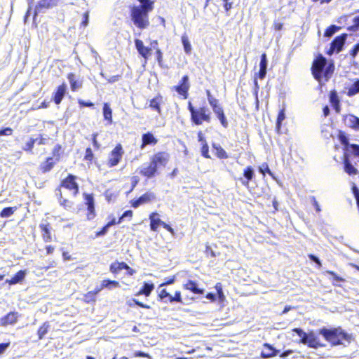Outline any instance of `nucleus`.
<instances>
[{
    "mask_svg": "<svg viewBox=\"0 0 359 359\" xmlns=\"http://www.w3.org/2000/svg\"><path fill=\"white\" fill-rule=\"evenodd\" d=\"M346 37V34H342L339 36H336L330 43V48L327 50L326 53L328 55H332L334 53V52H336L337 53L341 52L343 49V46L345 43Z\"/></svg>",
    "mask_w": 359,
    "mask_h": 359,
    "instance_id": "f8f14e48",
    "label": "nucleus"
},
{
    "mask_svg": "<svg viewBox=\"0 0 359 359\" xmlns=\"http://www.w3.org/2000/svg\"><path fill=\"white\" fill-rule=\"evenodd\" d=\"M128 267V264L124 262H112L109 266L110 272L114 274H118L121 270L126 269Z\"/></svg>",
    "mask_w": 359,
    "mask_h": 359,
    "instance_id": "2f4dec72",
    "label": "nucleus"
},
{
    "mask_svg": "<svg viewBox=\"0 0 359 359\" xmlns=\"http://www.w3.org/2000/svg\"><path fill=\"white\" fill-rule=\"evenodd\" d=\"M190 88L189 78L188 75H184L182 77L178 84L173 86L172 89L175 90L178 95L182 96L183 99H187L189 96V90Z\"/></svg>",
    "mask_w": 359,
    "mask_h": 359,
    "instance_id": "9b49d317",
    "label": "nucleus"
},
{
    "mask_svg": "<svg viewBox=\"0 0 359 359\" xmlns=\"http://www.w3.org/2000/svg\"><path fill=\"white\" fill-rule=\"evenodd\" d=\"M215 288L217 290L219 299L223 300L224 299V294L222 290V284L220 283H217L215 285Z\"/></svg>",
    "mask_w": 359,
    "mask_h": 359,
    "instance_id": "e2e57ef3",
    "label": "nucleus"
},
{
    "mask_svg": "<svg viewBox=\"0 0 359 359\" xmlns=\"http://www.w3.org/2000/svg\"><path fill=\"white\" fill-rule=\"evenodd\" d=\"M149 11H146L139 7L133 6L130 9V18L134 25L140 29H144L149 26Z\"/></svg>",
    "mask_w": 359,
    "mask_h": 359,
    "instance_id": "20e7f679",
    "label": "nucleus"
},
{
    "mask_svg": "<svg viewBox=\"0 0 359 359\" xmlns=\"http://www.w3.org/2000/svg\"><path fill=\"white\" fill-rule=\"evenodd\" d=\"M259 171L263 175H265L266 173L269 174L270 176L273 177V172L271 171L268 164L266 163H262V166L259 168Z\"/></svg>",
    "mask_w": 359,
    "mask_h": 359,
    "instance_id": "4d7b16f0",
    "label": "nucleus"
},
{
    "mask_svg": "<svg viewBox=\"0 0 359 359\" xmlns=\"http://www.w3.org/2000/svg\"><path fill=\"white\" fill-rule=\"evenodd\" d=\"M94 158V154L93 150L90 147H87L85 151V155L83 157V160L88 162L92 163Z\"/></svg>",
    "mask_w": 359,
    "mask_h": 359,
    "instance_id": "5fc2aeb1",
    "label": "nucleus"
},
{
    "mask_svg": "<svg viewBox=\"0 0 359 359\" xmlns=\"http://www.w3.org/2000/svg\"><path fill=\"white\" fill-rule=\"evenodd\" d=\"M182 43L183 44V47L184 51L187 54H190L191 52V46L189 40V37L187 34H183L181 38Z\"/></svg>",
    "mask_w": 359,
    "mask_h": 359,
    "instance_id": "49530a36",
    "label": "nucleus"
},
{
    "mask_svg": "<svg viewBox=\"0 0 359 359\" xmlns=\"http://www.w3.org/2000/svg\"><path fill=\"white\" fill-rule=\"evenodd\" d=\"M57 163V162L53 158L48 156L40 163L39 170L42 174L49 172L53 169Z\"/></svg>",
    "mask_w": 359,
    "mask_h": 359,
    "instance_id": "5701e85b",
    "label": "nucleus"
},
{
    "mask_svg": "<svg viewBox=\"0 0 359 359\" xmlns=\"http://www.w3.org/2000/svg\"><path fill=\"white\" fill-rule=\"evenodd\" d=\"M318 333L321 334L332 346L341 345L344 342L349 344L353 339V335L345 332L341 327L331 328L323 327L318 330Z\"/></svg>",
    "mask_w": 359,
    "mask_h": 359,
    "instance_id": "f03ea898",
    "label": "nucleus"
},
{
    "mask_svg": "<svg viewBox=\"0 0 359 359\" xmlns=\"http://www.w3.org/2000/svg\"><path fill=\"white\" fill-rule=\"evenodd\" d=\"M354 156L359 157V144H351L348 150Z\"/></svg>",
    "mask_w": 359,
    "mask_h": 359,
    "instance_id": "bf43d9fd",
    "label": "nucleus"
},
{
    "mask_svg": "<svg viewBox=\"0 0 359 359\" xmlns=\"http://www.w3.org/2000/svg\"><path fill=\"white\" fill-rule=\"evenodd\" d=\"M264 348L261 352V356L263 358H269L277 355L279 351L273 348L271 344L265 343Z\"/></svg>",
    "mask_w": 359,
    "mask_h": 359,
    "instance_id": "bb28decb",
    "label": "nucleus"
},
{
    "mask_svg": "<svg viewBox=\"0 0 359 359\" xmlns=\"http://www.w3.org/2000/svg\"><path fill=\"white\" fill-rule=\"evenodd\" d=\"M155 198V195L151 192H146L138 198L133 199L130 201L131 206L134 208H137L142 204H145L151 202Z\"/></svg>",
    "mask_w": 359,
    "mask_h": 359,
    "instance_id": "a211bd4d",
    "label": "nucleus"
},
{
    "mask_svg": "<svg viewBox=\"0 0 359 359\" xmlns=\"http://www.w3.org/2000/svg\"><path fill=\"white\" fill-rule=\"evenodd\" d=\"M187 109L190 113V121L194 126H201L204 123H210L212 121V113L207 106L196 107L191 101L187 103Z\"/></svg>",
    "mask_w": 359,
    "mask_h": 359,
    "instance_id": "7ed1b4c3",
    "label": "nucleus"
},
{
    "mask_svg": "<svg viewBox=\"0 0 359 359\" xmlns=\"http://www.w3.org/2000/svg\"><path fill=\"white\" fill-rule=\"evenodd\" d=\"M39 229L41 230V237L44 243H50L53 241H55V236L52 235V226L49 222L41 223L39 224Z\"/></svg>",
    "mask_w": 359,
    "mask_h": 359,
    "instance_id": "ddd939ff",
    "label": "nucleus"
},
{
    "mask_svg": "<svg viewBox=\"0 0 359 359\" xmlns=\"http://www.w3.org/2000/svg\"><path fill=\"white\" fill-rule=\"evenodd\" d=\"M344 165L345 172L349 175H355L358 173L357 169L351 164L347 156H344Z\"/></svg>",
    "mask_w": 359,
    "mask_h": 359,
    "instance_id": "e433bc0d",
    "label": "nucleus"
},
{
    "mask_svg": "<svg viewBox=\"0 0 359 359\" xmlns=\"http://www.w3.org/2000/svg\"><path fill=\"white\" fill-rule=\"evenodd\" d=\"M349 121L350 128L354 130H357V126L359 123V118L355 116L351 115L349 118Z\"/></svg>",
    "mask_w": 359,
    "mask_h": 359,
    "instance_id": "680f3d73",
    "label": "nucleus"
},
{
    "mask_svg": "<svg viewBox=\"0 0 359 359\" xmlns=\"http://www.w3.org/2000/svg\"><path fill=\"white\" fill-rule=\"evenodd\" d=\"M124 151L120 143L116 144L115 147L109 154L107 165L109 168L117 165L122 160Z\"/></svg>",
    "mask_w": 359,
    "mask_h": 359,
    "instance_id": "6e6552de",
    "label": "nucleus"
},
{
    "mask_svg": "<svg viewBox=\"0 0 359 359\" xmlns=\"http://www.w3.org/2000/svg\"><path fill=\"white\" fill-rule=\"evenodd\" d=\"M67 92V85L62 83L59 85L53 93V100L55 104H60Z\"/></svg>",
    "mask_w": 359,
    "mask_h": 359,
    "instance_id": "412c9836",
    "label": "nucleus"
},
{
    "mask_svg": "<svg viewBox=\"0 0 359 359\" xmlns=\"http://www.w3.org/2000/svg\"><path fill=\"white\" fill-rule=\"evenodd\" d=\"M140 174L146 179H151L158 175V170L149 161L147 166L140 170Z\"/></svg>",
    "mask_w": 359,
    "mask_h": 359,
    "instance_id": "aec40b11",
    "label": "nucleus"
},
{
    "mask_svg": "<svg viewBox=\"0 0 359 359\" xmlns=\"http://www.w3.org/2000/svg\"><path fill=\"white\" fill-rule=\"evenodd\" d=\"M337 138L340 143L344 146V148L346 150H348V147L350 146L351 144H349L348 142V139L346 133L344 131L339 130L337 135Z\"/></svg>",
    "mask_w": 359,
    "mask_h": 359,
    "instance_id": "c03bdc74",
    "label": "nucleus"
},
{
    "mask_svg": "<svg viewBox=\"0 0 359 359\" xmlns=\"http://www.w3.org/2000/svg\"><path fill=\"white\" fill-rule=\"evenodd\" d=\"M76 180V176L73 174H68L67 177L62 180L59 187H63L67 189L74 196H76L79 193V186Z\"/></svg>",
    "mask_w": 359,
    "mask_h": 359,
    "instance_id": "0eeeda50",
    "label": "nucleus"
},
{
    "mask_svg": "<svg viewBox=\"0 0 359 359\" xmlns=\"http://www.w3.org/2000/svg\"><path fill=\"white\" fill-rule=\"evenodd\" d=\"M99 292V289L97 287L93 290L83 294V302L86 304L95 303L96 296Z\"/></svg>",
    "mask_w": 359,
    "mask_h": 359,
    "instance_id": "f704fd0d",
    "label": "nucleus"
},
{
    "mask_svg": "<svg viewBox=\"0 0 359 359\" xmlns=\"http://www.w3.org/2000/svg\"><path fill=\"white\" fill-rule=\"evenodd\" d=\"M353 24L348 28L349 31H357L359 28V15L355 16L353 20Z\"/></svg>",
    "mask_w": 359,
    "mask_h": 359,
    "instance_id": "0e129e2a",
    "label": "nucleus"
},
{
    "mask_svg": "<svg viewBox=\"0 0 359 359\" xmlns=\"http://www.w3.org/2000/svg\"><path fill=\"white\" fill-rule=\"evenodd\" d=\"M163 103V97L158 93L149 101V107L156 111L158 114H161V104Z\"/></svg>",
    "mask_w": 359,
    "mask_h": 359,
    "instance_id": "cd10ccee",
    "label": "nucleus"
},
{
    "mask_svg": "<svg viewBox=\"0 0 359 359\" xmlns=\"http://www.w3.org/2000/svg\"><path fill=\"white\" fill-rule=\"evenodd\" d=\"M292 331L295 332L300 337L299 343L304 344V342L306 341L308 333H306L302 328L295 327L293 328Z\"/></svg>",
    "mask_w": 359,
    "mask_h": 359,
    "instance_id": "8fccbe9b",
    "label": "nucleus"
},
{
    "mask_svg": "<svg viewBox=\"0 0 359 359\" xmlns=\"http://www.w3.org/2000/svg\"><path fill=\"white\" fill-rule=\"evenodd\" d=\"M259 68L265 69L267 68V57L266 53H263L261 55Z\"/></svg>",
    "mask_w": 359,
    "mask_h": 359,
    "instance_id": "69168bd1",
    "label": "nucleus"
},
{
    "mask_svg": "<svg viewBox=\"0 0 359 359\" xmlns=\"http://www.w3.org/2000/svg\"><path fill=\"white\" fill-rule=\"evenodd\" d=\"M303 344L306 345L309 348L316 349L325 346V344L320 341L319 337L313 330L308 332L306 341L304 342Z\"/></svg>",
    "mask_w": 359,
    "mask_h": 359,
    "instance_id": "4468645a",
    "label": "nucleus"
},
{
    "mask_svg": "<svg viewBox=\"0 0 359 359\" xmlns=\"http://www.w3.org/2000/svg\"><path fill=\"white\" fill-rule=\"evenodd\" d=\"M359 93V79H356L352 86L348 89L347 95L353 96Z\"/></svg>",
    "mask_w": 359,
    "mask_h": 359,
    "instance_id": "de8ad7c7",
    "label": "nucleus"
},
{
    "mask_svg": "<svg viewBox=\"0 0 359 359\" xmlns=\"http://www.w3.org/2000/svg\"><path fill=\"white\" fill-rule=\"evenodd\" d=\"M180 303L182 304L183 300L181 294V292L180 290H177L175 292L174 295L170 297V299L169 300V303Z\"/></svg>",
    "mask_w": 359,
    "mask_h": 359,
    "instance_id": "864d4df0",
    "label": "nucleus"
},
{
    "mask_svg": "<svg viewBox=\"0 0 359 359\" xmlns=\"http://www.w3.org/2000/svg\"><path fill=\"white\" fill-rule=\"evenodd\" d=\"M59 203L60 206L66 210L72 211L75 209L74 201L64 198L61 194L59 198Z\"/></svg>",
    "mask_w": 359,
    "mask_h": 359,
    "instance_id": "c9c22d12",
    "label": "nucleus"
},
{
    "mask_svg": "<svg viewBox=\"0 0 359 359\" xmlns=\"http://www.w3.org/2000/svg\"><path fill=\"white\" fill-rule=\"evenodd\" d=\"M208 102L213 110L217 118L219 119L221 125L226 128L229 126L227 118L226 117L224 109L219 104V100L214 97L210 90L205 91Z\"/></svg>",
    "mask_w": 359,
    "mask_h": 359,
    "instance_id": "39448f33",
    "label": "nucleus"
},
{
    "mask_svg": "<svg viewBox=\"0 0 359 359\" xmlns=\"http://www.w3.org/2000/svg\"><path fill=\"white\" fill-rule=\"evenodd\" d=\"M212 147L215 151V155L219 159H227L229 155L226 151L222 147L221 145L212 143Z\"/></svg>",
    "mask_w": 359,
    "mask_h": 359,
    "instance_id": "72a5a7b5",
    "label": "nucleus"
},
{
    "mask_svg": "<svg viewBox=\"0 0 359 359\" xmlns=\"http://www.w3.org/2000/svg\"><path fill=\"white\" fill-rule=\"evenodd\" d=\"M327 274L332 276L331 282L334 286H340V283L346 282V279L337 275V273L333 271H327Z\"/></svg>",
    "mask_w": 359,
    "mask_h": 359,
    "instance_id": "58836bf2",
    "label": "nucleus"
},
{
    "mask_svg": "<svg viewBox=\"0 0 359 359\" xmlns=\"http://www.w3.org/2000/svg\"><path fill=\"white\" fill-rule=\"evenodd\" d=\"M120 287V284L118 281L110 280V279H104L101 282V284L99 287H97V289H99V292L102 290L104 288H107L108 290H111L113 288L118 287Z\"/></svg>",
    "mask_w": 359,
    "mask_h": 359,
    "instance_id": "7c9ffc66",
    "label": "nucleus"
},
{
    "mask_svg": "<svg viewBox=\"0 0 359 359\" xmlns=\"http://www.w3.org/2000/svg\"><path fill=\"white\" fill-rule=\"evenodd\" d=\"M134 41L139 55L147 62L151 54V48L144 46L143 41L140 39H135Z\"/></svg>",
    "mask_w": 359,
    "mask_h": 359,
    "instance_id": "f3484780",
    "label": "nucleus"
},
{
    "mask_svg": "<svg viewBox=\"0 0 359 359\" xmlns=\"http://www.w3.org/2000/svg\"><path fill=\"white\" fill-rule=\"evenodd\" d=\"M154 289V285L152 283L144 282L140 288V290L135 293V296L144 295L145 297H149L152 291Z\"/></svg>",
    "mask_w": 359,
    "mask_h": 359,
    "instance_id": "c756f323",
    "label": "nucleus"
},
{
    "mask_svg": "<svg viewBox=\"0 0 359 359\" xmlns=\"http://www.w3.org/2000/svg\"><path fill=\"white\" fill-rule=\"evenodd\" d=\"M17 210V207H6L1 210L0 212V217L1 218H6L11 217L15 211Z\"/></svg>",
    "mask_w": 359,
    "mask_h": 359,
    "instance_id": "a18cd8bd",
    "label": "nucleus"
},
{
    "mask_svg": "<svg viewBox=\"0 0 359 359\" xmlns=\"http://www.w3.org/2000/svg\"><path fill=\"white\" fill-rule=\"evenodd\" d=\"M184 290L190 291L193 294H203L205 290L199 287V284L193 280H187L186 283L182 285Z\"/></svg>",
    "mask_w": 359,
    "mask_h": 359,
    "instance_id": "6ab92c4d",
    "label": "nucleus"
},
{
    "mask_svg": "<svg viewBox=\"0 0 359 359\" xmlns=\"http://www.w3.org/2000/svg\"><path fill=\"white\" fill-rule=\"evenodd\" d=\"M67 78L69 82L72 91L75 92L83 86V81L77 77L74 73H68Z\"/></svg>",
    "mask_w": 359,
    "mask_h": 359,
    "instance_id": "b1692460",
    "label": "nucleus"
},
{
    "mask_svg": "<svg viewBox=\"0 0 359 359\" xmlns=\"http://www.w3.org/2000/svg\"><path fill=\"white\" fill-rule=\"evenodd\" d=\"M36 140V139L30 138L23 147V150L27 152L32 153L34 145Z\"/></svg>",
    "mask_w": 359,
    "mask_h": 359,
    "instance_id": "6e6d98bb",
    "label": "nucleus"
},
{
    "mask_svg": "<svg viewBox=\"0 0 359 359\" xmlns=\"http://www.w3.org/2000/svg\"><path fill=\"white\" fill-rule=\"evenodd\" d=\"M176 281V276L173 275L170 277H167L164 278V281L160 284L159 287H163L165 285H169L173 284Z\"/></svg>",
    "mask_w": 359,
    "mask_h": 359,
    "instance_id": "052dcab7",
    "label": "nucleus"
},
{
    "mask_svg": "<svg viewBox=\"0 0 359 359\" xmlns=\"http://www.w3.org/2000/svg\"><path fill=\"white\" fill-rule=\"evenodd\" d=\"M285 110H284V109H282L278 111L277 119H276V132L278 134L280 133L282 121L285 119Z\"/></svg>",
    "mask_w": 359,
    "mask_h": 359,
    "instance_id": "37998d69",
    "label": "nucleus"
},
{
    "mask_svg": "<svg viewBox=\"0 0 359 359\" xmlns=\"http://www.w3.org/2000/svg\"><path fill=\"white\" fill-rule=\"evenodd\" d=\"M62 154V147L57 144L52 150V158H53L57 163L60 161L61 156Z\"/></svg>",
    "mask_w": 359,
    "mask_h": 359,
    "instance_id": "79ce46f5",
    "label": "nucleus"
},
{
    "mask_svg": "<svg viewBox=\"0 0 359 359\" xmlns=\"http://www.w3.org/2000/svg\"><path fill=\"white\" fill-rule=\"evenodd\" d=\"M20 317V314L18 312L15 311H10L1 318L0 325L3 327L14 325L18 321Z\"/></svg>",
    "mask_w": 359,
    "mask_h": 359,
    "instance_id": "2eb2a0df",
    "label": "nucleus"
},
{
    "mask_svg": "<svg viewBox=\"0 0 359 359\" xmlns=\"http://www.w3.org/2000/svg\"><path fill=\"white\" fill-rule=\"evenodd\" d=\"M103 116L109 124L112 123V110L108 103H104L103 104Z\"/></svg>",
    "mask_w": 359,
    "mask_h": 359,
    "instance_id": "ea45409f",
    "label": "nucleus"
},
{
    "mask_svg": "<svg viewBox=\"0 0 359 359\" xmlns=\"http://www.w3.org/2000/svg\"><path fill=\"white\" fill-rule=\"evenodd\" d=\"M83 197L84 204L86 206V219L87 220H93L97 216L94 196L93 194L85 192L83 194Z\"/></svg>",
    "mask_w": 359,
    "mask_h": 359,
    "instance_id": "1a4fd4ad",
    "label": "nucleus"
},
{
    "mask_svg": "<svg viewBox=\"0 0 359 359\" xmlns=\"http://www.w3.org/2000/svg\"><path fill=\"white\" fill-rule=\"evenodd\" d=\"M50 324L48 321L43 323L37 330L38 339L40 340L43 339L48 332Z\"/></svg>",
    "mask_w": 359,
    "mask_h": 359,
    "instance_id": "4c0bfd02",
    "label": "nucleus"
},
{
    "mask_svg": "<svg viewBox=\"0 0 359 359\" xmlns=\"http://www.w3.org/2000/svg\"><path fill=\"white\" fill-rule=\"evenodd\" d=\"M127 305L130 307H133L134 306V305H137L141 308L146 309H149L151 308L149 305L144 304L136 299H132L130 301H128L127 302Z\"/></svg>",
    "mask_w": 359,
    "mask_h": 359,
    "instance_id": "3c124183",
    "label": "nucleus"
},
{
    "mask_svg": "<svg viewBox=\"0 0 359 359\" xmlns=\"http://www.w3.org/2000/svg\"><path fill=\"white\" fill-rule=\"evenodd\" d=\"M243 177L238 178L242 185L245 187L248 188L250 186V182L255 177V172L251 166H248L243 170Z\"/></svg>",
    "mask_w": 359,
    "mask_h": 359,
    "instance_id": "4be33fe9",
    "label": "nucleus"
},
{
    "mask_svg": "<svg viewBox=\"0 0 359 359\" xmlns=\"http://www.w3.org/2000/svg\"><path fill=\"white\" fill-rule=\"evenodd\" d=\"M330 102L337 113H339L341 110L340 100L338 97L337 93L335 90L330 92Z\"/></svg>",
    "mask_w": 359,
    "mask_h": 359,
    "instance_id": "c85d7f7f",
    "label": "nucleus"
},
{
    "mask_svg": "<svg viewBox=\"0 0 359 359\" xmlns=\"http://www.w3.org/2000/svg\"><path fill=\"white\" fill-rule=\"evenodd\" d=\"M141 4L139 6H135L145 10L146 11L151 12L154 9V1L151 0H137Z\"/></svg>",
    "mask_w": 359,
    "mask_h": 359,
    "instance_id": "a19ab883",
    "label": "nucleus"
},
{
    "mask_svg": "<svg viewBox=\"0 0 359 359\" xmlns=\"http://www.w3.org/2000/svg\"><path fill=\"white\" fill-rule=\"evenodd\" d=\"M201 156H203L204 158H210V155L209 153V146L208 143L201 144Z\"/></svg>",
    "mask_w": 359,
    "mask_h": 359,
    "instance_id": "13d9d810",
    "label": "nucleus"
},
{
    "mask_svg": "<svg viewBox=\"0 0 359 359\" xmlns=\"http://www.w3.org/2000/svg\"><path fill=\"white\" fill-rule=\"evenodd\" d=\"M170 154L166 151H159L150 157V161L158 170L160 167H165L170 161Z\"/></svg>",
    "mask_w": 359,
    "mask_h": 359,
    "instance_id": "9d476101",
    "label": "nucleus"
},
{
    "mask_svg": "<svg viewBox=\"0 0 359 359\" xmlns=\"http://www.w3.org/2000/svg\"><path fill=\"white\" fill-rule=\"evenodd\" d=\"M58 0H40L35 6L34 18L43 9H49L57 5Z\"/></svg>",
    "mask_w": 359,
    "mask_h": 359,
    "instance_id": "dca6fc26",
    "label": "nucleus"
},
{
    "mask_svg": "<svg viewBox=\"0 0 359 359\" xmlns=\"http://www.w3.org/2000/svg\"><path fill=\"white\" fill-rule=\"evenodd\" d=\"M351 190L355 198L358 210L359 212V189L355 186H353Z\"/></svg>",
    "mask_w": 359,
    "mask_h": 359,
    "instance_id": "774afa93",
    "label": "nucleus"
},
{
    "mask_svg": "<svg viewBox=\"0 0 359 359\" xmlns=\"http://www.w3.org/2000/svg\"><path fill=\"white\" fill-rule=\"evenodd\" d=\"M25 276H26V271L25 270H20L17 273H15L11 278L6 279L5 280V283L8 284L9 285H13L17 283H22L23 281V280L25 279Z\"/></svg>",
    "mask_w": 359,
    "mask_h": 359,
    "instance_id": "a878e982",
    "label": "nucleus"
},
{
    "mask_svg": "<svg viewBox=\"0 0 359 359\" xmlns=\"http://www.w3.org/2000/svg\"><path fill=\"white\" fill-rule=\"evenodd\" d=\"M172 297V295L167 291L166 289H162L158 294V298L161 301H163L164 302H169V300Z\"/></svg>",
    "mask_w": 359,
    "mask_h": 359,
    "instance_id": "09e8293b",
    "label": "nucleus"
},
{
    "mask_svg": "<svg viewBox=\"0 0 359 359\" xmlns=\"http://www.w3.org/2000/svg\"><path fill=\"white\" fill-rule=\"evenodd\" d=\"M150 221V229L152 231H157L160 226L163 227L165 230L171 234H175V231L170 225L162 221L159 217V214L157 212H152L149 215Z\"/></svg>",
    "mask_w": 359,
    "mask_h": 359,
    "instance_id": "423d86ee",
    "label": "nucleus"
},
{
    "mask_svg": "<svg viewBox=\"0 0 359 359\" xmlns=\"http://www.w3.org/2000/svg\"><path fill=\"white\" fill-rule=\"evenodd\" d=\"M205 253L207 257H211V258H214V257H215L217 256V255L215 252V251L208 245H206V246H205Z\"/></svg>",
    "mask_w": 359,
    "mask_h": 359,
    "instance_id": "338daca9",
    "label": "nucleus"
},
{
    "mask_svg": "<svg viewBox=\"0 0 359 359\" xmlns=\"http://www.w3.org/2000/svg\"><path fill=\"white\" fill-rule=\"evenodd\" d=\"M151 46L155 50V55L156 61L160 67L163 66V55L161 50L158 47V42L157 40H154L151 42Z\"/></svg>",
    "mask_w": 359,
    "mask_h": 359,
    "instance_id": "473e14b6",
    "label": "nucleus"
},
{
    "mask_svg": "<svg viewBox=\"0 0 359 359\" xmlns=\"http://www.w3.org/2000/svg\"><path fill=\"white\" fill-rule=\"evenodd\" d=\"M158 143V139L151 133L147 132L142 135L140 148L142 149L147 145L154 146Z\"/></svg>",
    "mask_w": 359,
    "mask_h": 359,
    "instance_id": "393cba45",
    "label": "nucleus"
},
{
    "mask_svg": "<svg viewBox=\"0 0 359 359\" xmlns=\"http://www.w3.org/2000/svg\"><path fill=\"white\" fill-rule=\"evenodd\" d=\"M339 29V27H337L334 25H332L326 28L324 32V36L326 37H330Z\"/></svg>",
    "mask_w": 359,
    "mask_h": 359,
    "instance_id": "603ef678",
    "label": "nucleus"
},
{
    "mask_svg": "<svg viewBox=\"0 0 359 359\" xmlns=\"http://www.w3.org/2000/svg\"><path fill=\"white\" fill-rule=\"evenodd\" d=\"M311 71L313 78L320 83L324 79L328 81L332 77L334 65L333 62L327 64V59L321 54H318L313 60Z\"/></svg>",
    "mask_w": 359,
    "mask_h": 359,
    "instance_id": "f257e3e1",
    "label": "nucleus"
}]
</instances>
